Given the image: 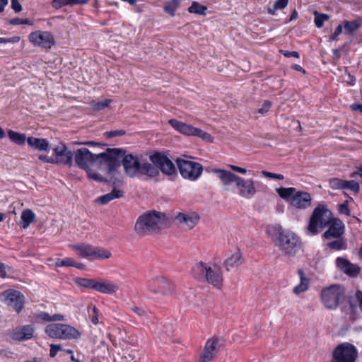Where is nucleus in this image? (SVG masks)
I'll return each instance as SVG.
<instances>
[{
	"label": "nucleus",
	"instance_id": "obj_1",
	"mask_svg": "<svg viewBox=\"0 0 362 362\" xmlns=\"http://www.w3.org/2000/svg\"><path fill=\"white\" fill-rule=\"evenodd\" d=\"M122 156V153L119 148H109L104 153L93 154L88 148H81L74 153L75 163L80 168L86 170L99 161L107 165L108 173L119 165V159Z\"/></svg>",
	"mask_w": 362,
	"mask_h": 362
},
{
	"label": "nucleus",
	"instance_id": "obj_2",
	"mask_svg": "<svg viewBox=\"0 0 362 362\" xmlns=\"http://www.w3.org/2000/svg\"><path fill=\"white\" fill-rule=\"evenodd\" d=\"M211 172L217 176L223 186L228 187L233 184L240 197L250 199L257 192V182L252 179H244L230 171L223 169L214 168Z\"/></svg>",
	"mask_w": 362,
	"mask_h": 362
},
{
	"label": "nucleus",
	"instance_id": "obj_3",
	"mask_svg": "<svg viewBox=\"0 0 362 362\" xmlns=\"http://www.w3.org/2000/svg\"><path fill=\"white\" fill-rule=\"evenodd\" d=\"M267 233L273 236L275 245L285 255L293 256L299 250L300 240L293 231L276 225L268 228Z\"/></svg>",
	"mask_w": 362,
	"mask_h": 362
},
{
	"label": "nucleus",
	"instance_id": "obj_4",
	"mask_svg": "<svg viewBox=\"0 0 362 362\" xmlns=\"http://www.w3.org/2000/svg\"><path fill=\"white\" fill-rule=\"evenodd\" d=\"M192 274L198 279H206L208 283L214 287L219 288L222 286V270L217 265H209L203 262H199L193 267Z\"/></svg>",
	"mask_w": 362,
	"mask_h": 362
},
{
	"label": "nucleus",
	"instance_id": "obj_5",
	"mask_svg": "<svg viewBox=\"0 0 362 362\" xmlns=\"http://www.w3.org/2000/svg\"><path fill=\"white\" fill-rule=\"evenodd\" d=\"M276 192L281 199L296 209H305L311 204L310 194L295 187H279L276 189Z\"/></svg>",
	"mask_w": 362,
	"mask_h": 362
},
{
	"label": "nucleus",
	"instance_id": "obj_6",
	"mask_svg": "<svg viewBox=\"0 0 362 362\" xmlns=\"http://www.w3.org/2000/svg\"><path fill=\"white\" fill-rule=\"evenodd\" d=\"M332 212L323 206H317L309 221L305 229L307 235L313 236L318 234L323 228L327 226L332 218Z\"/></svg>",
	"mask_w": 362,
	"mask_h": 362
},
{
	"label": "nucleus",
	"instance_id": "obj_7",
	"mask_svg": "<svg viewBox=\"0 0 362 362\" xmlns=\"http://www.w3.org/2000/svg\"><path fill=\"white\" fill-rule=\"evenodd\" d=\"M165 219V215L152 211L142 214L135 223V230L139 235H147L159 229Z\"/></svg>",
	"mask_w": 362,
	"mask_h": 362
},
{
	"label": "nucleus",
	"instance_id": "obj_8",
	"mask_svg": "<svg viewBox=\"0 0 362 362\" xmlns=\"http://www.w3.org/2000/svg\"><path fill=\"white\" fill-rule=\"evenodd\" d=\"M344 288L339 284L323 287L320 291V300L325 308L335 310L344 298Z\"/></svg>",
	"mask_w": 362,
	"mask_h": 362
},
{
	"label": "nucleus",
	"instance_id": "obj_9",
	"mask_svg": "<svg viewBox=\"0 0 362 362\" xmlns=\"http://www.w3.org/2000/svg\"><path fill=\"white\" fill-rule=\"evenodd\" d=\"M69 246L74 250L78 255L90 261L109 259L112 256L110 250L88 244L69 245Z\"/></svg>",
	"mask_w": 362,
	"mask_h": 362
},
{
	"label": "nucleus",
	"instance_id": "obj_10",
	"mask_svg": "<svg viewBox=\"0 0 362 362\" xmlns=\"http://www.w3.org/2000/svg\"><path fill=\"white\" fill-rule=\"evenodd\" d=\"M168 123L176 131L184 135L198 136L204 141L209 143H212L214 141V138L211 134L204 132L199 128H196L190 124H187L175 119H170Z\"/></svg>",
	"mask_w": 362,
	"mask_h": 362
},
{
	"label": "nucleus",
	"instance_id": "obj_11",
	"mask_svg": "<svg viewBox=\"0 0 362 362\" xmlns=\"http://www.w3.org/2000/svg\"><path fill=\"white\" fill-rule=\"evenodd\" d=\"M29 42L36 47L44 49H51L55 44L53 34L49 31L37 30L28 35Z\"/></svg>",
	"mask_w": 362,
	"mask_h": 362
},
{
	"label": "nucleus",
	"instance_id": "obj_12",
	"mask_svg": "<svg viewBox=\"0 0 362 362\" xmlns=\"http://www.w3.org/2000/svg\"><path fill=\"white\" fill-rule=\"evenodd\" d=\"M181 175L192 181L197 180L202 173V166L200 163L184 159L177 160Z\"/></svg>",
	"mask_w": 362,
	"mask_h": 362
},
{
	"label": "nucleus",
	"instance_id": "obj_13",
	"mask_svg": "<svg viewBox=\"0 0 362 362\" xmlns=\"http://www.w3.org/2000/svg\"><path fill=\"white\" fill-rule=\"evenodd\" d=\"M358 356L356 346L348 342L338 345L333 352V358L336 362H355Z\"/></svg>",
	"mask_w": 362,
	"mask_h": 362
},
{
	"label": "nucleus",
	"instance_id": "obj_14",
	"mask_svg": "<svg viewBox=\"0 0 362 362\" xmlns=\"http://www.w3.org/2000/svg\"><path fill=\"white\" fill-rule=\"evenodd\" d=\"M52 151L54 164L72 165L74 154L64 144L58 143L54 145Z\"/></svg>",
	"mask_w": 362,
	"mask_h": 362
},
{
	"label": "nucleus",
	"instance_id": "obj_15",
	"mask_svg": "<svg viewBox=\"0 0 362 362\" xmlns=\"http://www.w3.org/2000/svg\"><path fill=\"white\" fill-rule=\"evenodd\" d=\"M199 216L193 211H181L175 216V221L184 230H190L199 223Z\"/></svg>",
	"mask_w": 362,
	"mask_h": 362
},
{
	"label": "nucleus",
	"instance_id": "obj_16",
	"mask_svg": "<svg viewBox=\"0 0 362 362\" xmlns=\"http://www.w3.org/2000/svg\"><path fill=\"white\" fill-rule=\"evenodd\" d=\"M1 300L17 313H20L23 308L24 296L19 291L15 290L6 291L1 294Z\"/></svg>",
	"mask_w": 362,
	"mask_h": 362
},
{
	"label": "nucleus",
	"instance_id": "obj_17",
	"mask_svg": "<svg viewBox=\"0 0 362 362\" xmlns=\"http://www.w3.org/2000/svg\"><path fill=\"white\" fill-rule=\"evenodd\" d=\"M150 160L161 172L168 175H172L176 173V168L173 163L165 155L159 153L150 156Z\"/></svg>",
	"mask_w": 362,
	"mask_h": 362
},
{
	"label": "nucleus",
	"instance_id": "obj_18",
	"mask_svg": "<svg viewBox=\"0 0 362 362\" xmlns=\"http://www.w3.org/2000/svg\"><path fill=\"white\" fill-rule=\"evenodd\" d=\"M122 153V156L119 159V161L120 162V159L123 158L122 159V164L124 168L126 173L130 176L134 177L138 173H139L140 166H141V162H139L137 157L134 156L132 154H128L124 156V153L122 150L119 149ZM120 166V165L118 166V168ZM117 168H115L114 171L111 173H108L109 175H114L115 173V170Z\"/></svg>",
	"mask_w": 362,
	"mask_h": 362
},
{
	"label": "nucleus",
	"instance_id": "obj_19",
	"mask_svg": "<svg viewBox=\"0 0 362 362\" xmlns=\"http://www.w3.org/2000/svg\"><path fill=\"white\" fill-rule=\"evenodd\" d=\"M148 288L156 293L169 294L174 291L173 284L163 276L156 277L152 283L148 284Z\"/></svg>",
	"mask_w": 362,
	"mask_h": 362
},
{
	"label": "nucleus",
	"instance_id": "obj_20",
	"mask_svg": "<svg viewBox=\"0 0 362 362\" xmlns=\"http://www.w3.org/2000/svg\"><path fill=\"white\" fill-rule=\"evenodd\" d=\"M243 262V254L239 249L229 251L223 262V266L226 271L237 270Z\"/></svg>",
	"mask_w": 362,
	"mask_h": 362
},
{
	"label": "nucleus",
	"instance_id": "obj_21",
	"mask_svg": "<svg viewBox=\"0 0 362 362\" xmlns=\"http://www.w3.org/2000/svg\"><path fill=\"white\" fill-rule=\"evenodd\" d=\"M220 340L217 338H211L207 340L201 354L199 362L211 361L218 353Z\"/></svg>",
	"mask_w": 362,
	"mask_h": 362
},
{
	"label": "nucleus",
	"instance_id": "obj_22",
	"mask_svg": "<svg viewBox=\"0 0 362 362\" xmlns=\"http://www.w3.org/2000/svg\"><path fill=\"white\" fill-rule=\"evenodd\" d=\"M336 264L341 271L350 276H357L361 270L358 265L351 263L345 258L338 257Z\"/></svg>",
	"mask_w": 362,
	"mask_h": 362
},
{
	"label": "nucleus",
	"instance_id": "obj_23",
	"mask_svg": "<svg viewBox=\"0 0 362 362\" xmlns=\"http://www.w3.org/2000/svg\"><path fill=\"white\" fill-rule=\"evenodd\" d=\"M329 227L323 235L326 239H330L332 238H338L344 233V224L343 223L337 218L332 219Z\"/></svg>",
	"mask_w": 362,
	"mask_h": 362
},
{
	"label": "nucleus",
	"instance_id": "obj_24",
	"mask_svg": "<svg viewBox=\"0 0 362 362\" xmlns=\"http://www.w3.org/2000/svg\"><path fill=\"white\" fill-rule=\"evenodd\" d=\"M34 328L31 325H25L16 328L11 334L13 339L18 341L28 340L33 337Z\"/></svg>",
	"mask_w": 362,
	"mask_h": 362
},
{
	"label": "nucleus",
	"instance_id": "obj_25",
	"mask_svg": "<svg viewBox=\"0 0 362 362\" xmlns=\"http://www.w3.org/2000/svg\"><path fill=\"white\" fill-rule=\"evenodd\" d=\"M95 291L102 293L112 295L119 291V286L110 281H97Z\"/></svg>",
	"mask_w": 362,
	"mask_h": 362
},
{
	"label": "nucleus",
	"instance_id": "obj_26",
	"mask_svg": "<svg viewBox=\"0 0 362 362\" xmlns=\"http://www.w3.org/2000/svg\"><path fill=\"white\" fill-rule=\"evenodd\" d=\"M300 282L293 288V292L296 295H300L307 291L310 286V279L305 276L303 270L298 271Z\"/></svg>",
	"mask_w": 362,
	"mask_h": 362
},
{
	"label": "nucleus",
	"instance_id": "obj_27",
	"mask_svg": "<svg viewBox=\"0 0 362 362\" xmlns=\"http://www.w3.org/2000/svg\"><path fill=\"white\" fill-rule=\"evenodd\" d=\"M27 142L30 147L39 151H45L49 146V141L42 138L30 136L28 138Z\"/></svg>",
	"mask_w": 362,
	"mask_h": 362
},
{
	"label": "nucleus",
	"instance_id": "obj_28",
	"mask_svg": "<svg viewBox=\"0 0 362 362\" xmlns=\"http://www.w3.org/2000/svg\"><path fill=\"white\" fill-rule=\"evenodd\" d=\"M35 214L30 209H25L23 211L21 216L20 226L21 228L25 229L35 221Z\"/></svg>",
	"mask_w": 362,
	"mask_h": 362
},
{
	"label": "nucleus",
	"instance_id": "obj_29",
	"mask_svg": "<svg viewBox=\"0 0 362 362\" xmlns=\"http://www.w3.org/2000/svg\"><path fill=\"white\" fill-rule=\"evenodd\" d=\"M64 324L52 323L45 328L46 334L51 338L61 339L62 332Z\"/></svg>",
	"mask_w": 362,
	"mask_h": 362
},
{
	"label": "nucleus",
	"instance_id": "obj_30",
	"mask_svg": "<svg viewBox=\"0 0 362 362\" xmlns=\"http://www.w3.org/2000/svg\"><path fill=\"white\" fill-rule=\"evenodd\" d=\"M123 196V192L118 189H114L111 192L100 196L97 199V202L101 204H106L110 201L120 198Z\"/></svg>",
	"mask_w": 362,
	"mask_h": 362
},
{
	"label": "nucleus",
	"instance_id": "obj_31",
	"mask_svg": "<svg viewBox=\"0 0 362 362\" xmlns=\"http://www.w3.org/2000/svg\"><path fill=\"white\" fill-rule=\"evenodd\" d=\"M61 333V339H77L81 335L80 332L76 329L66 324L64 325Z\"/></svg>",
	"mask_w": 362,
	"mask_h": 362
},
{
	"label": "nucleus",
	"instance_id": "obj_32",
	"mask_svg": "<svg viewBox=\"0 0 362 362\" xmlns=\"http://www.w3.org/2000/svg\"><path fill=\"white\" fill-rule=\"evenodd\" d=\"M8 136L12 142L17 145H23L27 140L24 134H21L13 130L8 131Z\"/></svg>",
	"mask_w": 362,
	"mask_h": 362
},
{
	"label": "nucleus",
	"instance_id": "obj_33",
	"mask_svg": "<svg viewBox=\"0 0 362 362\" xmlns=\"http://www.w3.org/2000/svg\"><path fill=\"white\" fill-rule=\"evenodd\" d=\"M35 317L44 322L64 320V316L60 314H55L51 316L47 313L45 312H40L37 313L35 315Z\"/></svg>",
	"mask_w": 362,
	"mask_h": 362
},
{
	"label": "nucleus",
	"instance_id": "obj_34",
	"mask_svg": "<svg viewBox=\"0 0 362 362\" xmlns=\"http://www.w3.org/2000/svg\"><path fill=\"white\" fill-rule=\"evenodd\" d=\"M139 173L150 176H155L158 174V168L155 165L148 163H141Z\"/></svg>",
	"mask_w": 362,
	"mask_h": 362
},
{
	"label": "nucleus",
	"instance_id": "obj_35",
	"mask_svg": "<svg viewBox=\"0 0 362 362\" xmlns=\"http://www.w3.org/2000/svg\"><path fill=\"white\" fill-rule=\"evenodd\" d=\"M181 1L182 0H168L164 6V11L171 16H174Z\"/></svg>",
	"mask_w": 362,
	"mask_h": 362
},
{
	"label": "nucleus",
	"instance_id": "obj_36",
	"mask_svg": "<svg viewBox=\"0 0 362 362\" xmlns=\"http://www.w3.org/2000/svg\"><path fill=\"white\" fill-rule=\"evenodd\" d=\"M55 265L57 267H74L80 269L82 268L72 258L70 257L57 259L55 260Z\"/></svg>",
	"mask_w": 362,
	"mask_h": 362
},
{
	"label": "nucleus",
	"instance_id": "obj_37",
	"mask_svg": "<svg viewBox=\"0 0 362 362\" xmlns=\"http://www.w3.org/2000/svg\"><path fill=\"white\" fill-rule=\"evenodd\" d=\"M207 7L200 4L199 2L194 1L192 5L188 8V11L191 13H196L199 15H206Z\"/></svg>",
	"mask_w": 362,
	"mask_h": 362
},
{
	"label": "nucleus",
	"instance_id": "obj_38",
	"mask_svg": "<svg viewBox=\"0 0 362 362\" xmlns=\"http://www.w3.org/2000/svg\"><path fill=\"white\" fill-rule=\"evenodd\" d=\"M361 23L358 20L344 22V30L346 34H351L360 28Z\"/></svg>",
	"mask_w": 362,
	"mask_h": 362
},
{
	"label": "nucleus",
	"instance_id": "obj_39",
	"mask_svg": "<svg viewBox=\"0 0 362 362\" xmlns=\"http://www.w3.org/2000/svg\"><path fill=\"white\" fill-rule=\"evenodd\" d=\"M110 99H104L101 101L92 100L90 105L92 109L95 111H100L107 107L111 103Z\"/></svg>",
	"mask_w": 362,
	"mask_h": 362
},
{
	"label": "nucleus",
	"instance_id": "obj_40",
	"mask_svg": "<svg viewBox=\"0 0 362 362\" xmlns=\"http://www.w3.org/2000/svg\"><path fill=\"white\" fill-rule=\"evenodd\" d=\"M288 0H277L272 8L268 9V12L270 14L275 15L277 10H281L287 6Z\"/></svg>",
	"mask_w": 362,
	"mask_h": 362
},
{
	"label": "nucleus",
	"instance_id": "obj_41",
	"mask_svg": "<svg viewBox=\"0 0 362 362\" xmlns=\"http://www.w3.org/2000/svg\"><path fill=\"white\" fill-rule=\"evenodd\" d=\"M344 189H349L354 193H358L360 189L359 183L355 180H345L344 181Z\"/></svg>",
	"mask_w": 362,
	"mask_h": 362
},
{
	"label": "nucleus",
	"instance_id": "obj_42",
	"mask_svg": "<svg viewBox=\"0 0 362 362\" xmlns=\"http://www.w3.org/2000/svg\"><path fill=\"white\" fill-rule=\"evenodd\" d=\"M315 24L317 28H322L325 21H328L329 16L327 14L319 13L317 11L314 12Z\"/></svg>",
	"mask_w": 362,
	"mask_h": 362
},
{
	"label": "nucleus",
	"instance_id": "obj_43",
	"mask_svg": "<svg viewBox=\"0 0 362 362\" xmlns=\"http://www.w3.org/2000/svg\"><path fill=\"white\" fill-rule=\"evenodd\" d=\"M344 180L339 178H332L329 180V185L332 189H343Z\"/></svg>",
	"mask_w": 362,
	"mask_h": 362
},
{
	"label": "nucleus",
	"instance_id": "obj_44",
	"mask_svg": "<svg viewBox=\"0 0 362 362\" xmlns=\"http://www.w3.org/2000/svg\"><path fill=\"white\" fill-rule=\"evenodd\" d=\"M87 173L88 177L89 179L93 180L96 182H103L105 179L101 175L91 169L90 168H88V169L85 170Z\"/></svg>",
	"mask_w": 362,
	"mask_h": 362
},
{
	"label": "nucleus",
	"instance_id": "obj_45",
	"mask_svg": "<svg viewBox=\"0 0 362 362\" xmlns=\"http://www.w3.org/2000/svg\"><path fill=\"white\" fill-rule=\"evenodd\" d=\"M327 245L330 249H334L337 250H343L346 248V243L341 238L329 243Z\"/></svg>",
	"mask_w": 362,
	"mask_h": 362
},
{
	"label": "nucleus",
	"instance_id": "obj_46",
	"mask_svg": "<svg viewBox=\"0 0 362 362\" xmlns=\"http://www.w3.org/2000/svg\"><path fill=\"white\" fill-rule=\"evenodd\" d=\"M97 281L95 279H82L79 281V284L85 288L95 290Z\"/></svg>",
	"mask_w": 362,
	"mask_h": 362
},
{
	"label": "nucleus",
	"instance_id": "obj_47",
	"mask_svg": "<svg viewBox=\"0 0 362 362\" xmlns=\"http://www.w3.org/2000/svg\"><path fill=\"white\" fill-rule=\"evenodd\" d=\"M52 6L55 9H59L66 6H71V0H53Z\"/></svg>",
	"mask_w": 362,
	"mask_h": 362
},
{
	"label": "nucleus",
	"instance_id": "obj_48",
	"mask_svg": "<svg viewBox=\"0 0 362 362\" xmlns=\"http://www.w3.org/2000/svg\"><path fill=\"white\" fill-rule=\"evenodd\" d=\"M262 174L263 176L267 178L274 179V180H284V177L281 174L273 173L266 170H262Z\"/></svg>",
	"mask_w": 362,
	"mask_h": 362
},
{
	"label": "nucleus",
	"instance_id": "obj_49",
	"mask_svg": "<svg viewBox=\"0 0 362 362\" xmlns=\"http://www.w3.org/2000/svg\"><path fill=\"white\" fill-rule=\"evenodd\" d=\"M272 106V103L269 100L264 101L262 107L257 110V112L260 115L267 114Z\"/></svg>",
	"mask_w": 362,
	"mask_h": 362
},
{
	"label": "nucleus",
	"instance_id": "obj_50",
	"mask_svg": "<svg viewBox=\"0 0 362 362\" xmlns=\"http://www.w3.org/2000/svg\"><path fill=\"white\" fill-rule=\"evenodd\" d=\"M339 211L340 214H345V215L350 214V210L348 207V202L347 201H346L339 205Z\"/></svg>",
	"mask_w": 362,
	"mask_h": 362
},
{
	"label": "nucleus",
	"instance_id": "obj_51",
	"mask_svg": "<svg viewBox=\"0 0 362 362\" xmlns=\"http://www.w3.org/2000/svg\"><path fill=\"white\" fill-rule=\"evenodd\" d=\"M20 40L19 36H13L10 38L0 37V43H18Z\"/></svg>",
	"mask_w": 362,
	"mask_h": 362
},
{
	"label": "nucleus",
	"instance_id": "obj_52",
	"mask_svg": "<svg viewBox=\"0 0 362 362\" xmlns=\"http://www.w3.org/2000/svg\"><path fill=\"white\" fill-rule=\"evenodd\" d=\"M356 304L354 306H358L360 310L362 312V292L358 291L355 295Z\"/></svg>",
	"mask_w": 362,
	"mask_h": 362
},
{
	"label": "nucleus",
	"instance_id": "obj_53",
	"mask_svg": "<svg viewBox=\"0 0 362 362\" xmlns=\"http://www.w3.org/2000/svg\"><path fill=\"white\" fill-rule=\"evenodd\" d=\"M62 350V347L60 345L58 344H51L50 345V351H49V356L51 357H54L58 351Z\"/></svg>",
	"mask_w": 362,
	"mask_h": 362
},
{
	"label": "nucleus",
	"instance_id": "obj_54",
	"mask_svg": "<svg viewBox=\"0 0 362 362\" xmlns=\"http://www.w3.org/2000/svg\"><path fill=\"white\" fill-rule=\"evenodd\" d=\"M228 167L234 172H236L238 173L245 175L247 173V170L246 168L234 165H228Z\"/></svg>",
	"mask_w": 362,
	"mask_h": 362
},
{
	"label": "nucleus",
	"instance_id": "obj_55",
	"mask_svg": "<svg viewBox=\"0 0 362 362\" xmlns=\"http://www.w3.org/2000/svg\"><path fill=\"white\" fill-rule=\"evenodd\" d=\"M38 158L44 163L54 164L52 156H49L45 154H40L39 155Z\"/></svg>",
	"mask_w": 362,
	"mask_h": 362
},
{
	"label": "nucleus",
	"instance_id": "obj_56",
	"mask_svg": "<svg viewBox=\"0 0 362 362\" xmlns=\"http://www.w3.org/2000/svg\"><path fill=\"white\" fill-rule=\"evenodd\" d=\"M124 134L122 130L110 131L105 133V135L108 138L115 137L117 136H122Z\"/></svg>",
	"mask_w": 362,
	"mask_h": 362
},
{
	"label": "nucleus",
	"instance_id": "obj_57",
	"mask_svg": "<svg viewBox=\"0 0 362 362\" xmlns=\"http://www.w3.org/2000/svg\"><path fill=\"white\" fill-rule=\"evenodd\" d=\"M11 8L16 13H18L22 10V6L18 0H11Z\"/></svg>",
	"mask_w": 362,
	"mask_h": 362
},
{
	"label": "nucleus",
	"instance_id": "obj_58",
	"mask_svg": "<svg viewBox=\"0 0 362 362\" xmlns=\"http://www.w3.org/2000/svg\"><path fill=\"white\" fill-rule=\"evenodd\" d=\"M356 175L362 178V163L354 168V171L351 174V177H355Z\"/></svg>",
	"mask_w": 362,
	"mask_h": 362
},
{
	"label": "nucleus",
	"instance_id": "obj_59",
	"mask_svg": "<svg viewBox=\"0 0 362 362\" xmlns=\"http://www.w3.org/2000/svg\"><path fill=\"white\" fill-rule=\"evenodd\" d=\"M343 27L341 25H339L335 29L333 35L330 37V40H335L337 37L342 33Z\"/></svg>",
	"mask_w": 362,
	"mask_h": 362
},
{
	"label": "nucleus",
	"instance_id": "obj_60",
	"mask_svg": "<svg viewBox=\"0 0 362 362\" xmlns=\"http://www.w3.org/2000/svg\"><path fill=\"white\" fill-rule=\"evenodd\" d=\"M282 53L286 57H296V58L299 57L298 53L295 51H293V52L282 51Z\"/></svg>",
	"mask_w": 362,
	"mask_h": 362
},
{
	"label": "nucleus",
	"instance_id": "obj_61",
	"mask_svg": "<svg viewBox=\"0 0 362 362\" xmlns=\"http://www.w3.org/2000/svg\"><path fill=\"white\" fill-rule=\"evenodd\" d=\"M132 310L136 313L139 316H142L145 314V311L141 308L137 306L132 307Z\"/></svg>",
	"mask_w": 362,
	"mask_h": 362
},
{
	"label": "nucleus",
	"instance_id": "obj_62",
	"mask_svg": "<svg viewBox=\"0 0 362 362\" xmlns=\"http://www.w3.org/2000/svg\"><path fill=\"white\" fill-rule=\"evenodd\" d=\"M6 266L3 263L0 262V277L6 278Z\"/></svg>",
	"mask_w": 362,
	"mask_h": 362
},
{
	"label": "nucleus",
	"instance_id": "obj_63",
	"mask_svg": "<svg viewBox=\"0 0 362 362\" xmlns=\"http://www.w3.org/2000/svg\"><path fill=\"white\" fill-rule=\"evenodd\" d=\"M9 23L13 25H23V19L15 18L9 21Z\"/></svg>",
	"mask_w": 362,
	"mask_h": 362
},
{
	"label": "nucleus",
	"instance_id": "obj_64",
	"mask_svg": "<svg viewBox=\"0 0 362 362\" xmlns=\"http://www.w3.org/2000/svg\"><path fill=\"white\" fill-rule=\"evenodd\" d=\"M89 0H71V6L78 4H86Z\"/></svg>",
	"mask_w": 362,
	"mask_h": 362
}]
</instances>
